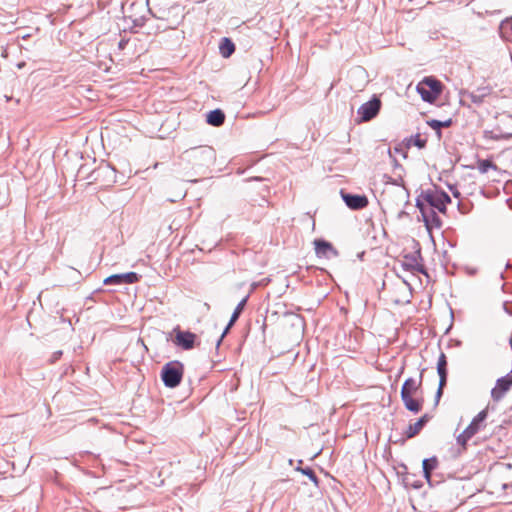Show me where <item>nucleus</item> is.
Listing matches in <instances>:
<instances>
[{
  "label": "nucleus",
  "mask_w": 512,
  "mask_h": 512,
  "mask_svg": "<svg viewBox=\"0 0 512 512\" xmlns=\"http://www.w3.org/2000/svg\"><path fill=\"white\" fill-rule=\"evenodd\" d=\"M423 371L420 373L419 380L408 378L405 380L401 389V399L407 410L418 413L422 409V400L414 398L422 385Z\"/></svg>",
  "instance_id": "f257e3e1"
},
{
  "label": "nucleus",
  "mask_w": 512,
  "mask_h": 512,
  "mask_svg": "<svg viewBox=\"0 0 512 512\" xmlns=\"http://www.w3.org/2000/svg\"><path fill=\"white\" fill-rule=\"evenodd\" d=\"M417 199H421L427 208H431L433 210L435 208L442 213L446 211V205L451 202L447 193L437 189H427L422 191L421 195Z\"/></svg>",
  "instance_id": "f03ea898"
},
{
  "label": "nucleus",
  "mask_w": 512,
  "mask_h": 512,
  "mask_svg": "<svg viewBox=\"0 0 512 512\" xmlns=\"http://www.w3.org/2000/svg\"><path fill=\"white\" fill-rule=\"evenodd\" d=\"M442 88V83L433 77H425L416 86L422 100L429 103H433L440 96Z\"/></svg>",
  "instance_id": "7ed1b4c3"
},
{
  "label": "nucleus",
  "mask_w": 512,
  "mask_h": 512,
  "mask_svg": "<svg viewBox=\"0 0 512 512\" xmlns=\"http://www.w3.org/2000/svg\"><path fill=\"white\" fill-rule=\"evenodd\" d=\"M183 373L184 365L179 361H171L163 366L161 378L166 387L174 388L180 384Z\"/></svg>",
  "instance_id": "20e7f679"
},
{
  "label": "nucleus",
  "mask_w": 512,
  "mask_h": 512,
  "mask_svg": "<svg viewBox=\"0 0 512 512\" xmlns=\"http://www.w3.org/2000/svg\"><path fill=\"white\" fill-rule=\"evenodd\" d=\"M187 159L196 166H206L215 160V152L211 147L202 146L185 152Z\"/></svg>",
  "instance_id": "39448f33"
},
{
  "label": "nucleus",
  "mask_w": 512,
  "mask_h": 512,
  "mask_svg": "<svg viewBox=\"0 0 512 512\" xmlns=\"http://www.w3.org/2000/svg\"><path fill=\"white\" fill-rule=\"evenodd\" d=\"M381 108V101L374 96L370 101L362 104L357 111L362 122H368L377 116Z\"/></svg>",
  "instance_id": "423d86ee"
},
{
  "label": "nucleus",
  "mask_w": 512,
  "mask_h": 512,
  "mask_svg": "<svg viewBox=\"0 0 512 512\" xmlns=\"http://www.w3.org/2000/svg\"><path fill=\"white\" fill-rule=\"evenodd\" d=\"M416 206L420 210L425 226L429 231L441 227V219L433 209L427 208L421 199H417Z\"/></svg>",
  "instance_id": "0eeeda50"
},
{
  "label": "nucleus",
  "mask_w": 512,
  "mask_h": 512,
  "mask_svg": "<svg viewBox=\"0 0 512 512\" xmlns=\"http://www.w3.org/2000/svg\"><path fill=\"white\" fill-rule=\"evenodd\" d=\"M512 386V375L508 374L497 380L496 386L491 390V397L494 401H500Z\"/></svg>",
  "instance_id": "6e6552de"
},
{
  "label": "nucleus",
  "mask_w": 512,
  "mask_h": 512,
  "mask_svg": "<svg viewBox=\"0 0 512 512\" xmlns=\"http://www.w3.org/2000/svg\"><path fill=\"white\" fill-rule=\"evenodd\" d=\"M314 246H315V253L319 258H327L330 259L332 257H337L338 252L337 250L332 246L331 243L316 239L314 240Z\"/></svg>",
  "instance_id": "1a4fd4ad"
},
{
  "label": "nucleus",
  "mask_w": 512,
  "mask_h": 512,
  "mask_svg": "<svg viewBox=\"0 0 512 512\" xmlns=\"http://www.w3.org/2000/svg\"><path fill=\"white\" fill-rule=\"evenodd\" d=\"M139 279L138 275L135 272H128L123 274H114L107 277L104 280L105 285H122V284H132L137 282Z\"/></svg>",
  "instance_id": "9d476101"
},
{
  "label": "nucleus",
  "mask_w": 512,
  "mask_h": 512,
  "mask_svg": "<svg viewBox=\"0 0 512 512\" xmlns=\"http://www.w3.org/2000/svg\"><path fill=\"white\" fill-rule=\"evenodd\" d=\"M197 336L189 331L177 330L175 334V344L185 350H190L194 347Z\"/></svg>",
  "instance_id": "9b49d317"
},
{
  "label": "nucleus",
  "mask_w": 512,
  "mask_h": 512,
  "mask_svg": "<svg viewBox=\"0 0 512 512\" xmlns=\"http://www.w3.org/2000/svg\"><path fill=\"white\" fill-rule=\"evenodd\" d=\"M437 372L439 375V387L436 393V398L439 399L442 395L443 388L447 381V360L444 353H441L437 362Z\"/></svg>",
  "instance_id": "f8f14e48"
},
{
  "label": "nucleus",
  "mask_w": 512,
  "mask_h": 512,
  "mask_svg": "<svg viewBox=\"0 0 512 512\" xmlns=\"http://www.w3.org/2000/svg\"><path fill=\"white\" fill-rule=\"evenodd\" d=\"M343 200L349 208L354 210L363 209L368 205L366 196L362 195L343 194Z\"/></svg>",
  "instance_id": "ddd939ff"
},
{
  "label": "nucleus",
  "mask_w": 512,
  "mask_h": 512,
  "mask_svg": "<svg viewBox=\"0 0 512 512\" xmlns=\"http://www.w3.org/2000/svg\"><path fill=\"white\" fill-rule=\"evenodd\" d=\"M246 301H247V297H245L244 299H242L238 305L236 306L234 312L232 313V316L230 318V321L228 323V325L226 326V328L224 329L222 335L220 336L218 342H217V346L220 345L222 339L225 337V335L228 333V331L230 330V328L234 325V323L237 321V319L239 318L241 312L243 311L245 305H246Z\"/></svg>",
  "instance_id": "4468645a"
},
{
  "label": "nucleus",
  "mask_w": 512,
  "mask_h": 512,
  "mask_svg": "<svg viewBox=\"0 0 512 512\" xmlns=\"http://www.w3.org/2000/svg\"><path fill=\"white\" fill-rule=\"evenodd\" d=\"M487 418V409L480 411L471 421L469 426L465 429L467 434L472 437L480 430V425Z\"/></svg>",
  "instance_id": "2eb2a0df"
},
{
  "label": "nucleus",
  "mask_w": 512,
  "mask_h": 512,
  "mask_svg": "<svg viewBox=\"0 0 512 512\" xmlns=\"http://www.w3.org/2000/svg\"><path fill=\"white\" fill-rule=\"evenodd\" d=\"M206 121L208 124L219 127L225 121V114L220 109H215L207 114Z\"/></svg>",
  "instance_id": "dca6fc26"
},
{
  "label": "nucleus",
  "mask_w": 512,
  "mask_h": 512,
  "mask_svg": "<svg viewBox=\"0 0 512 512\" xmlns=\"http://www.w3.org/2000/svg\"><path fill=\"white\" fill-rule=\"evenodd\" d=\"M437 465L438 461L435 457L423 460V473L427 481H430L431 472L437 467Z\"/></svg>",
  "instance_id": "f3484780"
},
{
  "label": "nucleus",
  "mask_w": 512,
  "mask_h": 512,
  "mask_svg": "<svg viewBox=\"0 0 512 512\" xmlns=\"http://www.w3.org/2000/svg\"><path fill=\"white\" fill-rule=\"evenodd\" d=\"M235 50L234 44L228 39L223 38L220 44V53L223 57H229Z\"/></svg>",
  "instance_id": "a211bd4d"
},
{
  "label": "nucleus",
  "mask_w": 512,
  "mask_h": 512,
  "mask_svg": "<svg viewBox=\"0 0 512 512\" xmlns=\"http://www.w3.org/2000/svg\"><path fill=\"white\" fill-rule=\"evenodd\" d=\"M489 94V90L487 88H480L476 92L470 93L469 97L473 103L480 104L483 102V99Z\"/></svg>",
  "instance_id": "6ab92c4d"
},
{
  "label": "nucleus",
  "mask_w": 512,
  "mask_h": 512,
  "mask_svg": "<svg viewBox=\"0 0 512 512\" xmlns=\"http://www.w3.org/2000/svg\"><path fill=\"white\" fill-rule=\"evenodd\" d=\"M477 168L482 174L487 173L490 169L497 170V166L490 160H479Z\"/></svg>",
  "instance_id": "aec40b11"
},
{
  "label": "nucleus",
  "mask_w": 512,
  "mask_h": 512,
  "mask_svg": "<svg viewBox=\"0 0 512 512\" xmlns=\"http://www.w3.org/2000/svg\"><path fill=\"white\" fill-rule=\"evenodd\" d=\"M451 123H452L451 119H448L446 121H439V120L432 119V120L427 121V124L432 129L437 130L439 135H440V129L442 127H449L451 125Z\"/></svg>",
  "instance_id": "412c9836"
},
{
  "label": "nucleus",
  "mask_w": 512,
  "mask_h": 512,
  "mask_svg": "<svg viewBox=\"0 0 512 512\" xmlns=\"http://www.w3.org/2000/svg\"><path fill=\"white\" fill-rule=\"evenodd\" d=\"M421 422H415L413 424H410L409 427L406 430V436L407 438H412L415 435H417L422 430Z\"/></svg>",
  "instance_id": "4be33fe9"
},
{
  "label": "nucleus",
  "mask_w": 512,
  "mask_h": 512,
  "mask_svg": "<svg viewBox=\"0 0 512 512\" xmlns=\"http://www.w3.org/2000/svg\"><path fill=\"white\" fill-rule=\"evenodd\" d=\"M411 141L413 142V144L415 146H417L420 149L424 148L425 145H426V139L421 138V136L419 134H417L416 136L412 137Z\"/></svg>",
  "instance_id": "5701e85b"
},
{
  "label": "nucleus",
  "mask_w": 512,
  "mask_h": 512,
  "mask_svg": "<svg viewBox=\"0 0 512 512\" xmlns=\"http://www.w3.org/2000/svg\"><path fill=\"white\" fill-rule=\"evenodd\" d=\"M472 436L470 434H467V432L464 430L458 437H457V442L458 444L462 445L463 447L466 445L467 441L471 438Z\"/></svg>",
  "instance_id": "b1692460"
},
{
  "label": "nucleus",
  "mask_w": 512,
  "mask_h": 512,
  "mask_svg": "<svg viewBox=\"0 0 512 512\" xmlns=\"http://www.w3.org/2000/svg\"><path fill=\"white\" fill-rule=\"evenodd\" d=\"M301 471L303 474L308 476L310 478V480H312L315 484H317V482H318L317 477H316L315 473L310 468L302 469Z\"/></svg>",
  "instance_id": "393cba45"
},
{
  "label": "nucleus",
  "mask_w": 512,
  "mask_h": 512,
  "mask_svg": "<svg viewBox=\"0 0 512 512\" xmlns=\"http://www.w3.org/2000/svg\"><path fill=\"white\" fill-rule=\"evenodd\" d=\"M429 420V417L428 415H423L421 418H419L417 420V422H421V426L424 427V425L427 423V421Z\"/></svg>",
  "instance_id": "a878e982"
},
{
  "label": "nucleus",
  "mask_w": 512,
  "mask_h": 512,
  "mask_svg": "<svg viewBox=\"0 0 512 512\" xmlns=\"http://www.w3.org/2000/svg\"><path fill=\"white\" fill-rule=\"evenodd\" d=\"M429 420V417L428 415H423L421 418H419L417 420V422H421V426L424 427V425L427 423V421Z\"/></svg>",
  "instance_id": "bb28decb"
},
{
  "label": "nucleus",
  "mask_w": 512,
  "mask_h": 512,
  "mask_svg": "<svg viewBox=\"0 0 512 512\" xmlns=\"http://www.w3.org/2000/svg\"><path fill=\"white\" fill-rule=\"evenodd\" d=\"M62 352L58 351L54 354V359H58L61 356Z\"/></svg>",
  "instance_id": "cd10ccee"
},
{
  "label": "nucleus",
  "mask_w": 512,
  "mask_h": 512,
  "mask_svg": "<svg viewBox=\"0 0 512 512\" xmlns=\"http://www.w3.org/2000/svg\"><path fill=\"white\" fill-rule=\"evenodd\" d=\"M404 371V365L400 368V370L398 371V377L401 376V374L403 373Z\"/></svg>",
  "instance_id": "c85d7f7f"
},
{
  "label": "nucleus",
  "mask_w": 512,
  "mask_h": 512,
  "mask_svg": "<svg viewBox=\"0 0 512 512\" xmlns=\"http://www.w3.org/2000/svg\"><path fill=\"white\" fill-rule=\"evenodd\" d=\"M503 488H504V489H508V488H511V489H512V483H511V484H504V485H503Z\"/></svg>",
  "instance_id": "c756f323"
}]
</instances>
